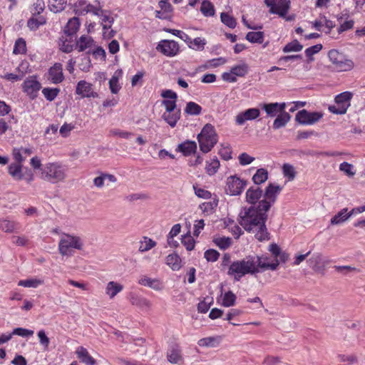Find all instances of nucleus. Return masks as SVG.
<instances>
[{
  "label": "nucleus",
  "mask_w": 365,
  "mask_h": 365,
  "mask_svg": "<svg viewBox=\"0 0 365 365\" xmlns=\"http://www.w3.org/2000/svg\"><path fill=\"white\" fill-rule=\"evenodd\" d=\"M328 57L333 64L334 69L338 72L350 71L354 67L353 61L337 50L329 51Z\"/></svg>",
  "instance_id": "6"
},
{
  "label": "nucleus",
  "mask_w": 365,
  "mask_h": 365,
  "mask_svg": "<svg viewBox=\"0 0 365 365\" xmlns=\"http://www.w3.org/2000/svg\"><path fill=\"white\" fill-rule=\"evenodd\" d=\"M60 92V89L57 88H44L42 90V93L46 100L49 101H53Z\"/></svg>",
  "instance_id": "50"
},
{
  "label": "nucleus",
  "mask_w": 365,
  "mask_h": 365,
  "mask_svg": "<svg viewBox=\"0 0 365 365\" xmlns=\"http://www.w3.org/2000/svg\"><path fill=\"white\" fill-rule=\"evenodd\" d=\"M156 49L166 56L173 57L178 53L180 47L178 43L173 40H162Z\"/></svg>",
  "instance_id": "12"
},
{
  "label": "nucleus",
  "mask_w": 365,
  "mask_h": 365,
  "mask_svg": "<svg viewBox=\"0 0 365 365\" xmlns=\"http://www.w3.org/2000/svg\"><path fill=\"white\" fill-rule=\"evenodd\" d=\"M303 46L297 41L294 40L287 43L282 49L284 53L297 52L302 51Z\"/></svg>",
  "instance_id": "43"
},
{
  "label": "nucleus",
  "mask_w": 365,
  "mask_h": 365,
  "mask_svg": "<svg viewBox=\"0 0 365 365\" xmlns=\"http://www.w3.org/2000/svg\"><path fill=\"white\" fill-rule=\"evenodd\" d=\"M222 269L227 270V274L235 282H239L247 274L256 275L266 269L276 270V265L265 264L258 255H247L242 259L232 261L229 253L222 255Z\"/></svg>",
  "instance_id": "2"
},
{
  "label": "nucleus",
  "mask_w": 365,
  "mask_h": 365,
  "mask_svg": "<svg viewBox=\"0 0 365 365\" xmlns=\"http://www.w3.org/2000/svg\"><path fill=\"white\" fill-rule=\"evenodd\" d=\"M238 159L240 164L242 166L250 165L255 160V158L250 156L247 153H241L239 155Z\"/></svg>",
  "instance_id": "63"
},
{
  "label": "nucleus",
  "mask_w": 365,
  "mask_h": 365,
  "mask_svg": "<svg viewBox=\"0 0 365 365\" xmlns=\"http://www.w3.org/2000/svg\"><path fill=\"white\" fill-rule=\"evenodd\" d=\"M322 118V114L319 112L311 113L303 109L297 113L295 120L302 125H312L318 122Z\"/></svg>",
  "instance_id": "13"
},
{
  "label": "nucleus",
  "mask_w": 365,
  "mask_h": 365,
  "mask_svg": "<svg viewBox=\"0 0 365 365\" xmlns=\"http://www.w3.org/2000/svg\"><path fill=\"white\" fill-rule=\"evenodd\" d=\"M163 119L172 127H175L180 118V110L165 112L163 115Z\"/></svg>",
  "instance_id": "30"
},
{
  "label": "nucleus",
  "mask_w": 365,
  "mask_h": 365,
  "mask_svg": "<svg viewBox=\"0 0 365 365\" xmlns=\"http://www.w3.org/2000/svg\"><path fill=\"white\" fill-rule=\"evenodd\" d=\"M130 302L133 305H135L142 310H148L151 307V302L148 299L138 297L136 295H131L130 298Z\"/></svg>",
  "instance_id": "25"
},
{
  "label": "nucleus",
  "mask_w": 365,
  "mask_h": 365,
  "mask_svg": "<svg viewBox=\"0 0 365 365\" xmlns=\"http://www.w3.org/2000/svg\"><path fill=\"white\" fill-rule=\"evenodd\" d=\"M23 163L16 162L11 163L8 166V173L14 180H24L27 183L30 184L34 180V174L33 172L26 168L23 173Z\"/></svg>",
  "instance_id": "8"
},
{
  "label": "nucleus",
  "mask_w": 365,
  "mask_h": 365,
  "mask_svg": "<svg viewBox=\"0 0 365 365\" xmlns=\"http://www.w3.org/2000/svg\"><path fill=\"white\" fill-rule=\"evenodd\" d=\"M167 359L171 364H182L183 357L182 351L178 345H173L168 349L167 351Z\"/></svg>",
  "instance_id": "17"
},
{
  "label": "nucleus",
  "mask_w": 365,
  "mask_h": 365,
  "mask_svg": "<svg viewBox=\"0 0 365 365\" xmlns=\"http://www.w3.org/2000/svg\"><path fill=\"white\" fill-rule=\"evenodd\" d=\"M80 26V21L78 18L73 17L71 19L64 28V34L67 37H72Z\"/></svg>",
  "instance_id": "26"
},
{
  "label": "nucleus",
  "mask_w": 365,
  "mask_h": 365,
  "mask_svg": "<svg viewBox=\"0 0 365 365\" xmlns=\"http://www.w3.org/2000/svg\"><path fill=\"white\" fill-rule=\"evenodd\" d=\"M236 300V295L231 291L225 293L222 299V305L224 307H232L235 304Z\"/></svg>",
  "instance_id": "53"
},
{
  "label": "nucleus",
  "mask_w": 365,
  "mask_h": 365,
  "mask_svg": "<svg viewBox=\"0 0 365 365\" xmlns=\"http://www.w3.org/2000/svg\"><path fill=\"white\" fill-rule=\"evenodd\" d=\"M334 268L335 269V270L337 272L341 273L344 275H348L351 273H358L360 272L359 269H358L355 267H351V266H349V265L334 266Z\"/></svg>",
  "instance_id": "51"
},
{
  "label": "nucleus",
  "mask_w": 365,
  "mask_h": 365,
  "mask_svg": "<svg viewBox=\"0 0 365 365\" xmlns=\"http://www.w3.org/2000/svg\"><path fill=\"white\" fill-rule=\"evenodd\" d=\"M205 41L201 38H195L192 41L190 40L189 46L192 49L197 51H202L204 49Z\"/></svg>",
  "instance_id": "57"
},
{
  "label": "nucleus",
  "mask_w": 365,
  "mask_h": 365,
  "mask_svg": "<svg viewBox=\"0 0 365 365\" xmlns=\"http://www.w3.org/2000/svg\"><path fill=\"white\" fill-rule=\"evenodd\" d=\"M286 107L285 103H264L262 106V109L264 110L267 115L270 117L276 116L279 113L284 111Z\"/></svg>",
  "instance_id": "20"
},
{
  "label": "nucleus",
  "mask_w": 365,
  "mask_h": 365,
  "mask_svg": "<svg viewBox=\"0 0 365 365\" xmlns=\"http://www.w3.org/2000/svg\"><path fill=\"white\" fill-rule=\"evenodd\" d=\"M220 19L221 21L229 28L234 29L237 25L235 19L227 13H221Z\"/></svg>",
  "instance_id": "49"
},
{
  "label": "nucleus",
  "mask_w": 365,
  "mask_h": 365,
  "mask_svg": "<svg viewBox=\"0 0 365 365\" xmlns=\"http://www.w3.org/2000/svg\"><path fill=\"white\" fill-rule=\"evenodd\" d=\"M260 115L259 108H252L238 113L235 117L236 124L243 125L247 120H252L257 118Z\"/></svg>",
  "instance_id": "15"
},
{
  "label": "nucleus",
  "mask_w": 365,
  "mask_h": 365,
  "mask_svg": "<svg viewBox=\"0 0 365 365\" xmlns=\"http://www.w3.org/2000/svg\"><path fill=\"white\" fill-rule=\"evenodd\" d=\"M166 264L174 271L179 270L181 267V259L175 253L170 254L166 257Z\"/></svg>",
  "instance_id": "32"
},
{
  "label": "nucleus",
  "mask_w": 365,
  "mask_h": 365,
  "mask_svg": "<svg viewBox=\"0 0 365 365\" xmlns=\"http://www.w3.org/2000/svg\"><path fill=\"white\" fill-rule=\"evenodd\" d=\"M197 140L200 150L204 153L210 152L217 142L214 127L211 124H206L197 135Z\"/></svg>",
  "instance_id": "5"
},
{
  "label": "nucleus",
  "mask_w": 365,
  "mask_h": 365,
  "mask_svg": "<svg viewBox=\"0 0 365 365\" xmlns=\"http://www.w3.org/2000/svg\"><path fill=\"white\" fill-rule=\"evenodd\" d=\"M322 49V45L319 43L316 44L313 46L309 47L305 50L306 56L309 58V61H312L314 60L312 56L319 53Z\"/></svg>",
  "instance_id": "58"
},
{
  "label": "nucleus",
  "mask_w": 365,
  "mask_h": 365,
  "mask_svg": "<svg viewBox=\"0 0 365 365\" xmlns=\"http://www.w3.org/2000/svg\"><path fill=\"white\" fill-rule=\"evenodd\" d=\"M202 107L195 102H188L185 108V112L191 115H197L200 114Z\"/></svg>",
  "instance_id": "41"
},
{
  "label": "nucleus",
  "mask_w": 365,
  "mask_h": 365,
  "mask_svg": "<svg viewBox=\"0 0 365 365\" xmlns=\"http://www.w3.org/2000/svg\"><path fill=\"white\" fill-rule=\"evenodd\" d=\"M353 95L351 92L345 91L338 94L334 98V105L329 106V110L336 115L345 114L350 106Z\"/></svg>",
  "instance_id": "7"
},
{
  "label": "nucleus",
  "mask_w": 365,
  "mask_h": 365,
  "mask_svg": "<svg viewBox=\"0 0 365 365\" xmlns=\"http://www.w3.org/2000/svg\"><path fill=\"white\" fill-rule=\"evenodd\" d=\"M93 14L100 18L103 30L111 28L114 22V19L109 11L102 10L101 8L97 7V11Z\"/></svg>",
  "instance_id": "16"
},
{
  "label": "nucleus",
  "mask_w": 365,
  "mask_h": 365,
  "mask_svg": "<svg viewBox=\"0 0 365 365\" xmlns=\"http://www.w3.org/2000/svg\"><path fill=\"white\" fill-rule=\"evenodd\" d=\"M220 336H209L200 339L197 344L202 347H216L220 343Z\"/></svg>",
  "instance_id": "31"
},
{
  "label": "nucleus",
  "mask_w": 365,
  "mask_h": 365,
  "mask_svg": "<svg viewBox=\"0 0 365 365\" xmlns=\"http://www.w3.org/2000/svg\"><path fill=\"white\" fill-rule=\"evenodd\" d=\"M26 51V41L24 38H18L14 44L13 53L14 54H22Z\"/></svg>",
  "instance_id": "52"
},
{
  "label": "nucleus",
  "mask_w": 365,
  "mask_h": 365,
  "mask_svg": "<svg viewBox=\"0 0 365 365\" xmlns=\"http://www.w3.org/2000/svg\"><path fill=\"white\" fill-rule=\"evenodd\" d=\"M47 79L53 84H58L64 80L61 63H56L48 69Z\"/></svg>",
  "instance_id": "14"
},
{
  "label": "nucleus",
  "mask_w": 365,
  "mask_h": 365,
  "mask_svg": "<svg viewBox=\"0 0 365 365\" xmlns=\"http://www.w3.org/2000/svg\"><path fill=\"white\" fill-rule=\"evenodd\" d=\"M76 94L81 98L95 97L96 93L93 91L92 84L86 81H80L76 88Z\"/></svg>",
  "instance_id": "19"
},
{
  "label": "nucleus",
  "mask_w": 365,
  "mask_h": 365,
  "mask_svg": "<svg viewBox=\"0 0 365 365\" xmlns=\"http://www.w3.org/2000/svg\"><path fill=\"white\" fill-rule=\"evenodd\" d=\"M351 217L348 212V208H343L337 214H336L330 220L332 225H339L346 222Z\"/></svg>",
  "instance_id": "27"
},
{
  "label": "nucleus",
  "mask_w": 365,
  "mask_h": 365,
  "mask_svg": "<svg viewBox=\"0 0 365 365\" xmlns=\"http://www.w3.org/2000/svg\"><path fill=\"white\" fill-rule=\"evenodd\" d=\"M220 165V161L217 158H212L210 161H207L205 166L206 173L209 175H215L217 172Z\"/></svg>",
  "instance_id": "35"
},
{
  "label": "nucleus",
  "mask_w": 365,
  "mask_h": 365,
  "mask_svg": "<svg viewBox=\"0 0 365 365\" xmlns=\"http://www.w3.org/2000/svg\"><path fill=\"white\" fill-rule=\"evenodd\" d=\"M265 4L269 7V12L284 18L287 21L293 20L292 16H287L290 9V1L287 0H264Z\"/></svg>",
  "instance_id": "9"
},
{
  "label": "nucleus",
  "mask_w": 365,
  "mask_h": 365,
  "mask_svg": "<svg viewBox=\"0 0 365 365\" xmlns=\"http://www.w3.org/2000/svg\"><path fill=\"white\" fill-rule=\"evenodd\" d=\"M155 245L156 242L154 240L148 237H144L143 240L140 242L138 250L140 252H145L151 250L155 247Z\"/></svg>",
  "instance_id": "39"
},
{
  "label": "nucleus",
  "mask_w": 365,
  "mask_h": 365,
  "mask_svg": "<svg viewBox=\"0 0 365 365\" xmlns=\"http://www.w3.org/2000/svg\"><path fill=\"white\" fill-rule=\"evenodd\" d=\"M43 284V280L37 279V278H31L24 280H20L18 282L19 286H21L24 287H32V288H36L38 286Z\"/></svg>",
  "instance_id": "38"
},
{
  "label": "nucleus",
  "mask_w": 365,
  "mask_h": 365,
  "mask_svg": "<svg viewBox=\"0 0 365 365\" xmlns=\"http://www.w3.org/2000/svg\"><path fill=\"white\" fill-rule=\"evenodd\" d=\"M177 150L182 153L185 156H189L195 153L197 143L195 141L187 140L178 145Z\"/></svg>",
  "instance_id": "24"
},
{
  "label": "nucleus",
  "mask_w": 365,
  "mask_h": 365,
  "mask_svg": "<svg viewBox=\"0 0 365 365\" xmlns=\"http://www.w3.org/2000/svg\"><path fill=\"white\" fill-rule=\"evenodd\" d=\"M339 170L344 172L349 177H353L356 173L354 170V165L347 162L341 163L339 165Z\"/></svg>",
  "instance_id": "56"
},
{
  "label": "nucleus",
  "mask_w": 365,
  "mask_h": 365,
  "mask_svg": "<svg viewBox=\"0 0 365 365\" xmlns=\"http://www.w3.org/2000/svg\"><path fill=\"white\" fill-rule=\"evenodd\" d=\"M67 169L59 162L48 163L41 169L40 178L52 184L63 182L66 178Z\"/></svg>",
  "instance_id": "3"
},
{
  "label": "nucleus",
  "mask_w": 365,
  "mask_h": 365,
  "mask_svg": "<svg viewBox=\"0 0 365 365\" xmlns=\"http://www.w3.org/2000/svg\"><path fill=\"white\" fill-rule=\"evenodd\" d=\"M282 190L280 185L269 183L265 188L262 200L259 199L262 197V190L259 187H251L246 192V201L253 205L241 211L239 223L247 232L254 234L259 241L269 240V232L265 225L267 212L275 203Z\"/></svg>",
  "instance_id": "1"
},
{
  "label": "nucleus",
  "mask_w": 365,
  "mask_h": 365,
  "mask_svg": "<svg viewBox=\"0 0 365 365\" xmlns=\"http://www.w3.org/2000/svg\"><path fill=\"white\" fill-rule=\"evenodd\" d=\"M227 62L226 59L222 57L213 58L205 62L202 67L205 69L211 68H217Z\"/></svg>",
  "instance_id": "48"
},
{
  "label": "nucleus",
  "mask_w": 365,
  "mask_h": 365,
  "mask_svg": "<svg viewBox=\"0 0 365 365\" xmlns=\"http://www.w3.org/2000/svg\"><path fill=\"white\" fill-rule=\"evenodd\" d=\"M290 119L291 115L288 113L284 111L281 112L274 120L273 128L277 130L285 126Z\"/></svg>",
  "instance_id": "29"
},
{
  "label": "nucleus",
  "mask_w": 365,
  "mask_h": 365,
  "mask_svg": "<svg viewBox=\"0 0 365 365\" xmlns=\"http://www.w3.org/2000/svg\"><path fill=\"white\" fill-rule=\"evenodd\" d=\"M41 88L40 82L37 80V77L34 76L28 77L22 84L23 91L31 99L37 97Z\"/></svg>",
  "instance_id": "11"
},
{
  "label": "nucleus",
  "mask_w": 365,
  "mask_h": 365,
  "mask_svg": "<svg viewBox=\"0 0 365 365\" xmlns=\"http://www.w3.org/2000/svg\"><path fill=\"white\" fill-rule=\"evenodd\" d=\"M158 5L163 11V14H167L168 16L173 11V6L169 3L168 0H160Z\"/></svg>",
  "instance_id": "64"
},
{
  "label": "nucleus",
  "mask_w": 365,
  "mask_h": 365,
  "mask_svg": "<svg viewBox=\"0 0 365 365\" xmlns=\"http://www.w3.org/2000/svg\"><path fill=\"white\" fill-rule=\"evenodd\" d=\"M93 42L92 38L88 36L83 35L81 36L76 43L78 51H83L86 48L91 47Z\"/></svg>",
  "instance_id": "36"
},
{
  "label": "nucleus",
  "mask_w": 365,
  "mask_h": 365,
  "mask_svg": "<svg viewBox=\"0 0 365 365\" xmlns=\"http://www.w3.org/2000/svg\"><path fill=\"white\" fill-rule=\"evenodd\" d=\"M181 230V226L180 224H175L171 228L168 235V244L169 245H172L171 240L174 238L175 236H177L180 232Z\"/></svg>",
  "instance_id": "61"
},
{
  "label": "nucleus",
  "mask_w": 365,
  "mask_h": 365,
  "mask_svg": "<svg viewBox=\"0 0 365 365\" xmlns=\"http://www.w3.org/2000/svg\"><path fill=\"white\" fill-rule=\"evenodd\" d=\"M123 289V286L114 281L109 282L106 288V294L110 299L114 298L119 292Z\"/></svg>",
  "instance_id": "28"
},
{
  "label": "nucleus",
  "mask_w": 365,
  "mask_h": 365,
  "mask_svg": "<svg viewBox=\"0 0 365 365\" xmlns=\"http://www.w3.org/2000/svg\"><path fill=\"white\" fill-rule=\"evenodd\" d=\"M248 68L249 67L247 64L243 63L242 64L232 67L231 71L236 77H243L248 73Z\"/></svg>",
  "instance_id": "44"
},
{
  "label": "nucleus",
  "mask_w": 365,
  "mask_h": 365,
  "mask_svg": "<svg viewBox=\"0 0 365 365\" xmlns=\"http://www.w3.org/2000/svg\"><path fill=\"white\" fill-rule=\"evenodd\" d=\"M322 257L320 254L314 255L309 260L308 263L309 266L312 268L315 272H319L320 270L319 264L322 263Z\"/></svg>",
  "instance_id": "47"
},
{
  "label": "nucleus",
  "mask_w": 365,
  "mask_h": 365,
  "mask_svg": "<svg viewBox=\"0 0 365 365\" xmlns=\"http://www.w3.org/2000/svg\"><path fill=\"white\" fill-rule=\"evenodd\" d=\"M220 253L215 250H207L204 254L205 258L208 262H215L219 258Z\"/></svg>",
  "instance_id": "62"
},
{
  "label": "nucleus",
  "mask_w": 365,
  "mask_h": 365,
  "mask_svg": "<svg viewBox=\"0 0 365 365\" xmlns=\"http://www.w3.org/2000/svg\"><path fill=\"white\" fill-rule=\"evenodd\" d=\"M73 11L78 15H85L88 13L94 14L97 11V7L88 4L84 0H78L74 4Z\"/></svg>",
  "instance_id": "18"
},
{
  "label": "nucleus",
  "mask_w": 365,
  "mask_h": 365,
  "mask_svg": "<svg viewBox=\"0 0 365 365\" xmlns=\"http://www.w3.org/2000/svg\"><path fill=\"white\" fill-rule=\"evenodd\" d=\"M283 174L285 177L289 178V180H293L295 178V170L292 165L289 164H284L282 167Z\"/></svg>",
  "instance_id": "59"
},
{
  "label": "nucleus",
  "mask_w": 365,
  "mask_h": 365,
  "mask_svg": "<svg viewBox=\"0 0 365 365\" xmlns=\"http://www.w3.org/2000/svg\"><path fill=\"white\" fill-rule=\"evenodd\" d=\"M245 38L251 43H262L264 41V33L262 31H250Z\"/></svg>",
  "instance_id": "40"
},
{
  "label": "nucleus",
  "mask_w": 365,
  "mask_h": 365,
  "mask_svg": "<svg viewBox=\"0 0 365 365\" xmlns=\"http://www.w3.org/2000/svg\"><path fill=\"white\" fill-rule=\"evenodd\" d=\"M182 244L186 247L187 250L191 251L195 247V240L190 235L183 236L182 238Z\"/></svg>",
  "instance_id": "60"
},
{
  "label": "nucleus",
  "mask_w": 365,
  "mask_h": 365,
  "mask_svg": "<svg viewBox=\"0 0 365 365\" xmlns=\"http://www.w3.org/2000/svg\"><path fill=\"white\" fill-rule=\"evenodd\" d=\"M66 3V0H48V6L51 11L58 13L64 9Z\"/></svg>",
  "instance_id": "37"
},
{
  "label": "nucleus",
  "mask_w": 365,
  "mask_h": 365,
  "mask_svg": "<svg viewBox=\"0 0 365 365\" xmlns=\"http://www.w3.org/2000/svg\"><path fill=\"white\" fill-rule=\"evenodd\" d=\"M77 357L86 365H96V361L89 354L83 346H79L76 351Z\"/></svg>",
  "instance_id": "23"
},
{
  "label": "nucleus",
  "mask_w": 365,
  "mask_h": 365,
  "mask_svg": "<svg viewBox=\"0 0 365 365\" xmlns=\"http://www.w3.org/2000/svg\"><path fill=\"white\" fill-rule=\"evenodd\" d=\"M58 248L62 256L71 257L73 255L75 250H83V240L79 236L63 233L58 242Z\"/></svg>",
  "instance_id": "4"
},
{
  "label": "nucleus",
  "mask_w": 365,
  "mask_h": 365,
  "mask_svg": "<svg viewBox=\"0 0 365 365\" xmlns=\"http://www.w3.org/2000/svg\"><path fill=\"white\" fill-rule=\"evenodd\" d=\"M247 182L237 177L232 175L227 178L225 192L230 195H239L242 193Z\"/></svg>",
  "instance_id": "10"
},
{
  "label": "nucleus",
  "mask_w": 365,
  "mask_h": 365,
  "mask_svg": "<svg viewBox=\"0 0 365 365\" xmlns=\"http://www.w3.org/2000/svg\"><path fill=\"white\" fill-rule=\"evenodd\" d=\"M19 227V223L10 221V220H3L1 223V229L5 232H12L17 230Z\"/></svg>",
  "instance_id": "45"
},
{
  "label": "nucleus",
  "mask_w": 365,
  "mask_h": 365,
  "mask_svg": "<svg viewBox=\"0 0 365 365\" xmlns=\"http://www.w3.org/2000/svg\"><path fill=\"white\" fill-rule=\"evenodd\" d=\"M32 154V150L30 148H14L12 155L15 161L24 163L26 159Z\"/></svg>",
  "instance_id": "22"
},
{
  "label": "nucleus",
  "mask_w": 365,
  "mask_h": 365,
  "mask_svg": "<svg viewBox=\"0 0 365 365\" xmlns=\"http://www.w3.org/2000/svg\"><path fill=\"white\" fill-rule=\"evenodd\" d=\"M138 283L143 286L148 287L154 290L159 291L163 288V283L158 279H152L143 275L138 279Z\"/></svg>",
  "instance_id": "21"
},
{
  "label": "nucleus",
  "mask_w": 365,
  "mask_h": 365,
  "mask_svg": "<svg viewBox=\"0 0 365 365\" xmlns=\"http://www.w3.org/2000/svg\"><path fill=\"white\" fill-rule=\"evenodd\" d=\"M72 37H70L69 39H68V37L62 36L59 38L58 41V46L60 48V50L62 51L64 53H70L73 49V46L72 44Z\"/></svg>",
  "instance_id": "33"
},
{
  "label": "nucleus",
  "mask_w": 365,
  "mask_h": 365,
  "mask_svg": "<svg viewBox=\"0 0 365 365\" xmlns=\"http://www.w3.org/2000/svg\"><path fill=\"white\" fill-rule=\"evenodd\" d=\"M46 24V19L43 16H40L38 19L36 18H31L27 21V26L31 30V31H36L37 30L40 26Z\"/></svg>",
  "instance_id": "42"
},
{
  "label": "nucleus",
  "mask_w": 365,
  "mask_h": 365,
  "mask_svg": "<svg viewBox=\"0 0 365 365\" xmlns=\"http://www.w3.org/2000/svg\"><path fill=\"white\" fill-rule=\"evenodd\" d=\"M215 244L222 250L227 249L232 244V240L230 237H222L214 240Z\"/></svg>",
  "instance_id": "54"
},
{
  "label": "nucleus",
  "mask_w": 365,
  "mask_h": 365,
  "mask_svg": "<svg viewBox=\"0 0 365 365\" xmlns=\"http://www.w3.org/2000/svg\"><path fill=\"white\" fill-rule=\"evenodd\" d=\"M268 178V172L264 168H259L252 177L255 184L260 185L264 182Z\"/></svg>",
  "instance_id": "34"
},
{
  "label": "nucleus",
  "mask_w": 365,
  "mask_h": 365,
  "mask_svg": "<svg viewBox=\"0 0 365 365\" xmlns=\"http://www.w3.org/2000/svg\"><path fill=\"white\" fill-rule=\"evenodd\" d=\"M200 11L205 16H212L215 14L214 6L208 1H204L202 3Z\"/></svg>",
  "instance_id": "46"
},
{
  "label": "nucleus",
  "mask_w": 365,
  "mask_h": 365,
  "mask_svg": "<svg viewBox=\"0 0 365 365\" xmlns=\"http://www.w3.org/2000/svg\"><path fill=\"white\" fill-rule=\"evenodd\" d=\"M118 78L119 76L116 71L109 81V87L112 93H118L121 88L118 83Z\"/></svg>",
  "instance_id": "55"
}]
</instances>
